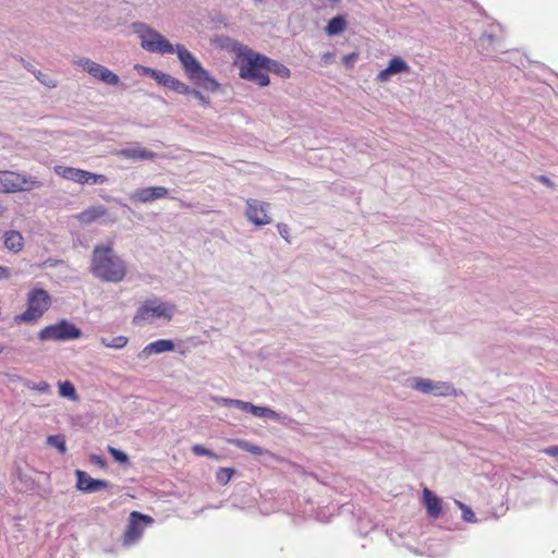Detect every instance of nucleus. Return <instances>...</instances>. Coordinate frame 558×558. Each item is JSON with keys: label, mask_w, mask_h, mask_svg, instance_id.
I'll use <instances>...</instances> for the list:
<instances>
[{"label": "nucleus", "mask_w": 558, "mask_h": 558, "mask_svg": "<svg viewBox=\"0 0 558 558\" xmlns=\"http://www.w3.org/2000/svg\"><path fill=\"white\" fill-rule=\"evenodd\" d=\"M409 387L425 395L448 397L454 393V388L446 381H436L423 377H413L409 380Z\"/></svg>", "instance_id": "1a4fd4ad"}, {"label": "nucleus", "mask_w": 558, "mask_h": 558, "mask_svg": "<svg viewBox=\"0 0 558 558\" xmlns=\"http://www.w3.org/2000/svg\"><path fill=\"white\" fill-rule=\"evenodd\" d=\"M265 63H266V73L271 72L282 78H287L290 76V70L282 63L278 62L276 60H272L268 57H267V61Z\"/></svg>", "instance_id": "4be33fe9"}, {"label": "nucleus", "mask_w": 558, "mask_h": 558, "mask_svg": "<svg viewBox=\"0 0 558 558\" xmlns=\"http://www.w3.org/2000/svg\"><path fill=\"white\" fill-rule=\"evenodd\" d=\"M345 25H347V22H345L344 17L341 15H338L336 17H332L328 22V24L326 26V33L329 36L339 35L340 33H342L344 31Z\"/></svg>", "instance_id": "5701e85b"}, {"label": "nucleus", "mask_w": 558, "mask_h": 558, "mask_svg": "<svg viewBox=\"0 0 558 558\" xmlns=\"http://www.w3.org/2000/svg\"><path fill=\"white\" fill-rule=\"evenodd\" d=\"M409 64L401 57H393L387 68L377 74V80L381 83H386L392 75L409 73Z\"/></svg>", "instance_id": "4468645a"}, {"label": "nucleus", "mask_w": 558, "mask_h": 558, "mask_svg": "<svg viewBox=\"0 0 558 558\" xmlns=\"http://www.w3.org/2000/svg\"><path fill=\"white\" fill-rule=\"evenodd\" d=\"M142 48L153 53L170 54L177 52L183 71L187 78L196 86L209 92H217L220 84L201 62L183 46H173L157 31L142 24Z\"/></svg>", "instance_id": "f257e3e1"}, {"label": "nucleus", "mask_w": 558, "mask_h": 558, "mask_svg": "<svg viewBox=\"0 0 558 558\" xmlns=\"http://www.w3.org/2000/svg\"><path fill=\"white\" fill-rule=\"evenodd\" d=\"M140 537V511H133L130 515V525L123 535V545L130 546Z\"/></svg>", "instance_id": "f3484780"}, {"label": "nucleus", "mask_w": 558, "mask_h": 558, "mask_svg": "<svg viewBox=\"0 0 558 558\" xmlns=\"http://www.w3.org/2000/svg\"><path fill=\"white\" fill-rule=\"evenodd\" d=\"M24 386L31 390H36L44 393L50 392V385L45 380H40L38 383L25 380Z\"/></svg>", "instance_id": "c756f323"}, {"label": "nucleus", "mask_w": 558, "mask_h": 558, "mask_svg": "<svg viewBox=\"0 0 558 558\" xmlns=\"http://www.w3.org/2000/svg\"><path fill=\"white\" fill-rule=\"evenodd\" d=\"M47 444L59 450L60 453H65L66 445L63 435H51L47 438Z\"/></svg>", "instance_id": "bb28decb"}, {"label": "nucleus", "mask_w": 558, "mask_h": 558, "mask_svg": "<svg viewBox=\"0 0 558 558\" xmlns=\"http://www.w3.org/2000/svg\"><path fill=\"white\" fill-rule=\"evenodd\" d=\"M171 90H174V92H177L179 94H182V95L193 96L196 89L190 87L189 85H186L185 83L181 82L180 80L174 78V82H173V85L171 87Z\"/></svg>", "instance_id": "2f4dec72"}, {"label": "nucleus", "mask_w": 558, "mask_h": 558, "mask_svg": "<svg viewBox=\"0 0 558 558\" xmlns=\"http://www.w3.org/2000/svg\"><path fill=\"white\" fill-rule=\"evenodd\" d=\"M422 497L427 515L432 519H438L442 512V500L426 487L422 492Z\"/></svg>", "instance_id": "2eb2a0df"}, {"label": "nucleus", "mask_w": 558, "mask_h": 558, "mask_svg": "<svg viewBox=\"0 0 558 558\" xmlns=\"http://www.w3.org/2000/svg\"><path fill=\"white\" fill-rule=\"evenodd\" d=\"M4 350H5V347H4V345H2V344H0V354H1V353H3V352H4Z\"/></svg>", "instance_id": "09e8293b"}, {"label": "nucleus", "mask_w": 558, "mask_h": 558, "mask_svg": "<svg viewBox=\"0 0 558 558\" xmlns=\"http://www.w3.org/2000/svg\"><path fill=\"white\" fill-rule=\"evenodd\" d=\"M216 403L225 407H233L235 399L225 398V397H213L211 398Z\"/></svg>", "instance_id": "e433bc0d"}, {"label": "nucleus", "mask_w": 558, "mask_h": 558, "mask_svg": "<svg viewBox=\"0 0 558 558\" xmlns=\"http://www.w3.org/2000/svg\"><path fill=\"white\" fill-rule=\"evenodd\" d=\"M230 442L233 444L234 446H236L238 448L245 450L247 452H251L253 454H262L264 452L262 447L251 444L247 440L233 439V440H230Z\"/></svg>", "instance_id": "b1692460"}, {"label": "nucleus", "mask_w": 558, "mask_h": 558, "mask_svg": "<svg viewBox=\"0 0 558 558\" xmlns=\"http://www.w3.org/2000/svg\"><path fill=\"white\" fill-rule=\"evenodd\" d=\"M76 488L84 493H95L101 489L108 488L109 482L105 480H95L90 477L86 472L76 470Z\"/></svg>", "instance_id": "ddd939ff"}, {"label": "nucleus", "mask_w": 558, "mask_h": 558, "mask_svg": "<svg viewBox=\"0 0 558 558\" xmlns=\"http://www.w3.org/2000/svg\"><path fill=\"white\" fill-rule=\"evenodd\" d=\"M34 76L46 87L56 88L58 83L57 81L47 73L41 71H33Z\"/></svg>", "instance_id": "cd10ccee"}, {"label": "nucleus", "mask_w": 558, "mask_h": 558, "mask_svg": "<svg viewBox=\"0 0 558 558\" xmlns=\"http://www.w3.org/2000/svg\"><path fill=\"white\" fill-rule=\"evenodd\" d=\"M330 57H331V54H330V53H326V54H324V59H325V60L329 59Z\"/></svg>", "instance_id": "8fccbe9b"}, {"label": "nucleus", "mask_w": 558, "mask_h": 558, "mask_svg": "<svg viewBox=\"0 0 558 558\" xmlns=\"http://www.w3.org/2000/svg\"><path fill=\"white\" fill-rule=\"evenodd\" d=\"M234 472L235 471L232 468H220L216 473V480L221 485H226L230 482Z\"/></svg>", "instance_id": "c85d7f7f"}, {"label": "nucleus", "mask_w": 558, "mask_h": 558, "mask_svg": "<svg viewBox=\"0 0 558 558\" xmlns=\"http://www.w3.org/2000/svg\"><path fill=\"white\" fill-rule=\"evenodd\" d=\"M11 277V271L9 268L0 266V280L9 279Z\"/></svg>", "instance_id": "37998d69"}, {"label": "nucleus", "mask_w": 558, "mask_h": 558, "mask_svg": "<svg viewBox=\"0 0 558 558\" xmlns=\"http://www.w3.org/2000/svg\"><path fill=\"white\" fill-rule=\"evenodd\" d=\"M539 181L542 183L546 184V185H550L551 184L550 180L547 177H545V175H541L539 177Z\"/></svg>", "instance_id": "de8ad7c7"}, {"label": "nucleus", "mask_w": 558, "mask_h": 558, "mask_svg": "<svg viewBox=\"0 0 558 558\" xmlns=\"http://www.w3.org/2000/svg\"><path fill=\"white\" fill-rule=\"evenodd\" d=\"M246 206L245 216L250 222L257 227L266 226L271 222V218L268 215V203L250 198L246 201Z\"/></svg>", "instance_id": "9b49d317"}, {"label": "nucleus", "mask_w": 558, "mask_h": 558, "mask_svg": "<svg viewBox=\"0 0 558 558\" xmlns=\"http://www.w3.org/2000/svg\"><path fill=\"white\" fill-rule=\"evenodd\" d=\"M154 156H155L154 153L148 151V150L142 148V160H144V159H153Z\"/></svg>", "instance_id": "c03bdc74"}, {"label": "nucleus", "mask_w": 558, "mask_h": 558, "mask_svg": "<svg viewBox=\"0 0 558 558\" xmlns=\"http://www.w3.org/2000/svg\"><path fill=\"white\" fill-rule=\"evenodd\" d=\"M76 218L83 225H90L96 221L108 223L114 222L118 219L117 215L110 214L102 205L90 206L80 213Z\"/></svg>", "instance_id": "f8f14e48"}, {"label": "nucleus", "mask_w": 558, "mask_h": 558, "mask_svg": "<svg viewBox=\"0 0 558 558\" xmlns=\"http://www.w3.org/2000/svg\"><path fill=\"white\" fill-rule=\"evenodd\" d=\"M279 234L289 242L290 229L286 223H279L277 226Z\"/></svg>", "instance_id": "58836bf2"}, {"label": "nucleus", "mask_w": 558, "mask_h": 558, "mask_svg": "<svg viewBox=\"0 0 558 558\" xmlns=\"http://www.w3.org/2000/svg\"><path fill=\"white\" fill-rule=\"evenodd\" d=\"M171 90H174V92H177L179 94H182V95L193 96L196 89L190 87L189 85H186L185 83L181 82L180 80L174 78V82H173V85L171 87Z\"/></svg>", "instance_id": "7c9ffc66"}, {"label": "nucleus", "mask_w": 558, "mask_h": 558, "mask_svg": "<svg viewBox=\"0 0 558 558\" xmlns=\"http://www.w3.org/2000/svg\"><path fill=\"white\" fill-rule=\"evenodd\" d=\"M90 459H92V461H93L94 463H96V464H97V465H99L100 468H105V466H106V461H105V459H104L102 457L97 456V454H93V456L90 457Z\"/></svg>", "instance_id": "79ce46f5"}, {"label": "nucleus", "mask_w": 558, "mask_h": 558, "mask_svg": "<svg viewBox=\"0 0 558 558\" xmlns=\"http://www.w3.org/2000/svg\"><path fill=\"white\" fill-rule=\"evenodd\" d=\"M90 272L104 281L119 282L126 274V266L111 245H97L93 251Z\"/></svg>", "instance_id": "f03ea898"}, {"label": "nucleus", "mask_w": 558, "mask_h": 558, "mask_svg": "<svg viewBox=\"0 0 558 558\" xmlns=\"http://www.w3.org/2000/svg\"><path fill=\"white\" fill-rule=\"evenodd\" d=\"M22 62H23L24 68H25L28 72H31L32 74H33V71H37V70H36V69L31 64V63L25 62L23 59H22Z\"/></svg>", "instance_id": "49530a36"}, {"label": "nucleus", "mask_w": 558, "mask_h": 558, "mask_svg": "<svg viewBox=\"0 0 558 558\" xmlns=\"http://www.w3.org/2000/svg\"><path fill=\"white\" fill-rule=\"evenodd\" d=\"M4 245L10 251L19 252L23 246V238L17 231H9L4 234Z\"/></svg>", "instance_id": "412c9836"}, {"label": "nucleus", "mask_w": 558, "mask_h": 558, "mask_svg": "<svg viewBox=\"0 0 558 558\" xmlns=\"http://www.w3.org/2000/svg\"><path fill=\"white\" fill-rule=\"evenodd\" d=\"M177 312V306L158 298L146 299L142 302V323L167 324Z\"/></svg>", "instance_id": "20e7f679"}, {"label": "nucleus", "mask_w": 558, "mask_h": 558, "mask_svg": "<svg viewBox=\"0 0 558 558\" xmlns=\"http://www.w3.org/2000/svg\"><path fill=\"white\" fill-rule=\"evenodd\" d=\"M100 342L107 348L122 349L126 345L128 339L124 336H118L110 339L102 337Z\"/></svg>", "instance_id": "a878e982"}, {"label": "nucleus", "mask_w": 558, "mask_h": 558, "mask_svg": "<svg viewBox=\"0 0 558 558\" xmlns=\"http://www.w3.org/2000/svg\"><path fill=\"white\" fill-rule=\"evenodd\" d=\"M454 502L459 507V509L462 511V518L464 521L470 522V523H475L477 521L474 512L472 511V509L469 506L464 505L463 502H461L459 500H456Z\"/></svg>", "instance_id": "473e14b6"}, {"label": "nucleus", "mask_w": 558, "mask_h": 558, "mask_svg": "<svg viewBox=\"0 0 558 558\" xmlns=\"http://www.w3.org/2000/svg\"><path fill=\"white\" fill-rule=\"evenodd\" d=\"M174 350V343L172 340L169 339H159L156 340L149 344H147L143 350L142 353L145 355H154V354H160L165 352H171Z\"/></svg>", "instance_id": "a211bd4d"}, {"label": "nucleus", "mask_w": 558, "mask_h": 558, "mask_svg": "<svg viewBox=\"0 0 558 558\" xmlns=\"http://www.w3.org/2000/svg\"><path fill=\"white\" fill-rule=\"evenodd\" d=\"M168 190L163 186H151L142 189V203L153 202L166 197Z\"/></svg>", "instance_id": "aec40b11"}, {"label": "nucleus", "mask_w": 558, "mask_h": 558, "mask_svg": "<svg viewBox=\"0 0 558 558\" xmlns=\"http://www.w3.org/2000/svg\"><path fill=\"white\" fill-rule=\"evenodd\" d=\"M192 451L196 456H207L208 458L214 459V460H218L219 459L218 456L215 452H213L211 450L205 448L202 445H194L192 447Z\"/></svg>", "instance_id": "72a5a7b5"}, {"label": "nucleus", "mask_w": 558, "mask_h": 558, "mask_svg": "<svg viewBox=\"0 0 558 558\" xmlns=\"http://www.w3.org/2000/svg\"><path fill=\"white\" fill-rule=\"evenodd\" d=\"M81 336L82 330L66 319L46 326L38 332L41 341H68L78 339Z\"/></svg>", "instance_id": "423d86ee"}, {"label": "nucleus", "mask_w": 558, "mask_h": 558, "mask_svg": "<svg viewBox=\"0 0 558 558\" xmlns=\"http://www.w3.org/2000/svg\"><path fill=\"white\" fill-rule=\"evenodd\" d=\"M142 74H148L150 75L158 84L171 89L174 76L149 68L142 66Z\"/></svg>", "instance_id": "6ab92c4d"}, {"label": "nucleus", "mask_w": 558, "mask_h": 558, "mask_svg": "<svg viewBox=\"0 0 558 558\" xmlns=\"http://www.w3.org/2000/svg\"><path fill=\"white\" fill-rule=\"evenodd\" d=\"M53 171L59 177L78 184L97 185L105 184L108 181V179L104 174H97L83 169H77L68 166H54Z\"/></svg>", "instance_id": "6e6552de"}, {"label": "nucleus", "mask_w": 558, "mask_h": 558, "mask_svg": "<svg viewBox=\"0 0 558 558\" xmlns=\"http://www.w3.org/2000/svg\"><path fill=\"white\" fill-rule=\"evenodd\" d=\"M59 393L61 397L68 398L70 400L77 399V393H76L75 387L73 386L72 383H70L68 380L63 381V383H59Z\"/></svg>", "instance_id": "393cba45"}, {"label": "nucleus", "mask_w": 558, "mask_h": 558, "mask_svg": "<svg viewBox=\"0 0 558 558\" xmlns=\"http://www.w3.org/2000/svg\"><path fill=\"white\" fill-rule=\"evenodd\" d=\"M108 451L111 453V456L114 458L116 461L120 463H124L128 461V454L117 448H113L111 446L108 447Z\"/></svg>", "instance_id": "f704fd0d"}, {"label": "nucleus", "mask_w": 558, "mask_h": 558, "mask_svg": "<svg viewBox=\"0 0 558 558\" xmlns=\"http://www.w3.org/2000/svg\"><path fill=\"white\" fill-rule=\"evenodd\" d=\"M251 414L254 415L255 417H260V418H265V420L279 422L286 426H288V425H290V423H292V418H290L289 416L283 415L281 413H278L268 407H260V405L253 404Z\"/></svg>", "instance_id": "dca6fc26"}, {"label": "nucleus", "mask_w": 558, "mask_h": 558, "mask_svg": "<svg viewBox=\"0 0 558 558\" xmlns=\"http://www.w3.org/2000/svg\"><path fill=\"white\" fill-rule=\"evenodd\" d=\"M75 64L81 66L92 77L100 81L101 83H104L106 85L116 86L120 83V78L116 73H113L108 68H106L90 59L78 58L75 61Z\"/></svg>", "instance_id": "9d476101"}, {"label": "nucleus", "mask_w": 558, "mask_h": 558, "mask_svg": "<svg viewBox=\"0 0 558 558\" xmlns=\"http://www.w3.org/2000/svg\"><path fill=\"white\" fill-rule=\"evenodd\" d=\"M194 98H196L203 106H209V98L204 96L198 89L195 90Z\"/></svg>", "instance_id": "ea45409f"}, {"label": "nucleus", "mask_w": 558, "mask_h": 558, "mask_svg": "<svg viewBox=\"0 0 558 558\" xmlns=\"http://www.w3.org/2000/svg\"><path fill=\"white\" fill-rule=\"evenodd\" d=\"M50 296L44 289H33L27 295L26 310L14 317V322L36 323L49 308Z\"/></svg>", "instance_id": "39448f33"}, {"label": "nucleus", "mask_w": 558, "mask_h": 558, "mask_svg": "<svg viewBox=\"0 0 558 558\" xmlns=\"http://www.w3.org/2000/svg\"><path fill=\"white\" fill-rule=\"evenodd\" d=\"M119 155L131 158V159H138L140 158V150L137 149H123L119 153Z\"/></svg>", "instance_id": "4c0bfd02"}, {"label": "nucleus", "mask_w": 558, "mask_h": 558, "mask_svg": "<svg viewBox=\"0 0 558 558\" xmlns=\"http://www.w3.org/2000/svg\"><path fill=\"white\" fill-rule=\"evenodd\" d=\"M233 407L239 409V410H241V411H243V412L251 413L252 412V408H253V403L235 399V402H234Z\"/></svg>", "instance_id": "c9c22d12"}, {"label": "nucleus", "mask_w": 558, "mask_h": 558, "mask_svg": "<svg viewBox=\"0 0 558 558\" xmlns=\"http://www.w3.org/2000/svg\"><path fill=\"white\" fill-rule=\"evenodd\" d=\"M153 522V519L149 515L142 514V526L150 524Z\"/></svg>", "instance_id": "a18cd8bd"}, {"label": "nucleus", "mask_w": 558, "mask_h": 558, "mask_svg": "<svg viewBox=\"0 0 558 558\" xmlns=\"http://www.w3.org/2000/svg\"><path fill=\"white\" fill-rule=\"evenodd\" d=\"M40 182L32 177L13 171H0V193H15L39 187Z\"/></svg>", "instance_id": "0eeeda50"}, {"label": "nucleus", "mask_w": 558, "mask_h": 558, "mask_svg": "<svg viewBox=\"0 0 558 558\" xmlns=\"http://www.w3.org/2000/svg\"><path fill=\"white\" fill-rule=\"evenodd\" d=\"M357 58V54L356 53H349V54H345L343 56L342 58V62L347 65H351Z\"/></svg>", "instance_id": "a19ab883"}, {"label": "nucleus", "mask_w": 558, "mask_h": 558, "mask_svg": "<svg viewBox=\"0 0 558 558\" xmlns=\"http://www.w3.org/2000/svg\"><path fill=\"white\" fill-rule=\"evenodd\" d=\"M266 61L267 57L264 54L252 49L243 50L238 62L240 77L262 87L268 86L270 78L266 73Z\"/></svg>", "instance_id": "7ed1b4c3"}]
</instances>
